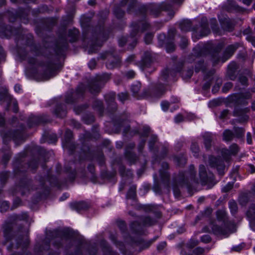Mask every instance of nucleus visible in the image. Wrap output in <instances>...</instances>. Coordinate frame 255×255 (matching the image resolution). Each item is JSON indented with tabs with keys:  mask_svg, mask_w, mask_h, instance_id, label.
Masks as SVG:
<instances>
[{
	"mask_svg": "<svg viewBox=\"0 0 255 255\" xmlns=\"http://www.w3.org/2000/svg\"><path fill=\"white\" fill-rule=\"evenodd\" d=\"M211 227L213 233L221 238L228 237L231 233L229 229L226 227H220L216 225H212Z\"/></svg>",
	"mask_w": 255,
	"mask_h": 255,
	"instance_id": "obj_1",
	"label": "nucleus"
},
{
	"mask_svg": "<svg viewBox=\"0 0 255 255\" xmlns=\"http://www.w3.org/2000/svg\"><path fill=\"white\" fill-rule=\"evenodd\" d=\"M238 150L239 148L238 146L236 144H233L231 146L230 150L225 149L224 151V153L228 155H231L236 154L238 152Z\"/></svg>",
	"mask_w": 255,
	"mask_h": 255,
	"instance_id": "obj_2",
	"label": "nucleus"
},
{
	"mask_svg": "<svg viewBox=\"0 0 255 255\" xmlns=\"http://www.w3.org/2000/svg\"><path fill=\"white\" fill-rule=\"evenodd\" d=\"M210 164L213 166H217L218 169H219V166H221V167H222V165L221 164V161H220L218 159L215 158V157H212L210 159Z\"/></svg>",
	"mask_w": 255,
	"mask_h": 255,
	"instance_id": "obj_3",
	"label": "nucleus"
},
{
	"mask_svg": "<svg viewBox=\"0 0 255 255\" xmlns=\"http://www.w3.org/2000/svg\"><path fill=\"white\" fill-rule=\"evenodd\" d=\"M247 216L251 220L255 219V206H252L247 212Z\"/></svg>",
	"mask_w": 255,
	"mask_h": 255,
	"instance_id": "obj_4",
	"label": "nucleus"
},
{
	"mask_svg": "<svg viewBox=\"0 0 255 255\" xmlns=\"http://www.w3.org/2000/svg\"><path fill=\"white\" fill-rule=\"evenodd\" d=\"M233 136V133L229 130H226L223 134V139L226 141L230 140Z\"/></svg>",
	"mask_w": 255,
	"mask_h": 255,
	"instance_id": "obj_5",
	"label": "nucleus"
},
{
	"mask_svg": "<svg viewBox=\"0 0 255 255\" xmlns=\"http://www.w3.org/2000/svg\"><path fill=\"white\" fill-rule=\"evenodd\" d=\"M171 104L167 101H163L161 103V107L163 111H166L168 108L171 106Z\"/></svg>",
	"mask_w": 255,
	"mask_h": 255,
	"instance_id": "obj_6",
	"label": "nucleus"
},
{
	"mask_svg": "<svg viewBox=\"0 0 255 255\" xmlns=\"http://www.w3.org/2000/svg\"><path fill=\"white\" fill-rule=\"evenodd\" d=\"M204 250L201 248H197L195 251L194 253L197 255H203L204 253Z\"/></svg>",
	"mask_w": 255,
	"mask_h": 255,
	"instance_id": "obj_7",
	"label": "nucleus"
},
{
	"mask_svg": "<svg viewBox=\"0 0 255 255\" xmlns=\"http://www.w3.org/2000/svg\"><path fill=\"white\" fill-rule=\"evenodd\" d=\"M232 187H233L232 184L231 183H229L222 188V190L224 192H228V191H230L232 188Z\"/></svg>",
	"mask_w": 255,
	"mask_h": 255,
	"instance_id": "obj_8",
	"label": "nucleus"
},
{
	"mask_svg": "<svg viewBox=\"0 0 255 255\" xmlns=\"http://www.w3.org/2000/svg\"><path fill=\"white\" fill-rule=\"evenodd\" d=\"M232 84L231 83H226L223 88V92H227L229 89H230L232 88Z\"/></svg>",
	"mask_w": 255,
	"mask_h": 255,
	"instance_id": "obj_9",
	"label": "nucleus"
},
{
	"mask_svg": "<svg viewBox=\"0 0 255 255\" xmlns=\"http://www.w3.org/2000/svg\"><path fill=\"white\" fill-rule=\"evenodd\" d=\"M135 190L134 189H131V190L129 191L127 194V197L129 198H134L135 196Z\"/></svg>",
	"mask_w": 255,
	"mask_h": 255,
	"instance_id": "obj_10",
	"label": "nucleus"
},
{
	"mask_svg": "<svg viewBox=\"0 0 255 255\" xmlns=\"http://www.w3.org/2000/svg\"><path fill=\"white\" fill-rule=\"evenodd\" d=\"M152 36L151 34H147L145 37V42L146 43H149L152 40Z\"/></svg>",
	"mask_w": 255,
	"mask_h": 255,
	"instance_id": "obj_11",
	"label": "nucleus"
},
{
	"mask_svg": "<svg viewBox=\"0 0 255 255\" xmlns=\"http://www.w3.org/2000/svg\"><path fill=\"white\" fill-rule=\"evenodd\" d=\"M119 98L121 101H123L128 98V95L126 93H121L119 95Z\"/></svg>",
	"mask_w": 255,
	"mask_h": 255,
	"instance_id": "obj_12",
	"label": "nucleus"
},
{
	"mask_svg": "<svg viewBox=\"0 0 255 255\" xmlns=\"http://www.w3.org/2000/svg\"><path fill=\"white\" fill-rule=\"evenodd\" d=\"M210 237L208 235H205L201 238L202 241L205 243H208L210 241Z\"/></svg>",
	"mask_w": 255,
	"mask_h": 255,
	"instance_id": "obj_13",
	"label": "nucleus"
},
{
	"mask_svg": "<svg viewBox=\"0 0 255 255\" xmlns=\"http://www.w3.org/2000/svg\"><path fill=\"white\" fill-rule=\"evenodd\" d=\"M199 173L201 176H203L205 173V167L204 165H201L199 168Z\"/></svg>",
	"mask_w": 255,
	"mask_h": 255,
	"instance_id": "obj_14",
	"label": "nucleus"
},
{
	"mask_svg": "<svg viewBox=\"0 0 255 255\" xmlns=\"http://www.w3.org/2000/svg\"><path fill=\"white\" fill-rule=\"evenodd\" d=\"M183 120V117L181 115H177L175 117V122L176 123H179Z\"/></svg>",
	"mask_w": 255,
	"mask_h": 255,
	"instance_id": "obj_15",
	"label": "nucleus"
},
{
	"mask_svg": "<svg viewBox=\"0 0 255 255\" xmlns=\"http://www.w3.org/2000/svg\"><path fill=\"white\" fill-rule=\"evenodd\" d=\"M95 65H96V62L94 60H92L90 61V62L89 63V66L90 68H91V69L94 68V67L95 66Z\"/></svg>",
	"mask_w": 255,
	"mask_h": 255,
	"instance_id": "obj_16",
	"label": "nucleus"
},
{
	"mask_svg": "<svg viewBox=\"0 0 255 255\" xmlns=\"http://www.w3.org/2000/svg\"><path fill=\"white\" fill-rule=\"evenodd\" d=\"M2 206H3V209L1 208V211H6L8 208V205L7 202H3L1 205Z\"/></svg>",
	"mask_w": 255,
	"mask_h": 255,
	"instance_id": "obj_17",
	"label": "nucleus"
},
{
	"mask_svg": "<svg viewBox=\"0 0 255 255\" xmlns=\"http://www.w3.org/2000/svg\"><path fill=\"white\" fill-rule=\"evenodd\" d=\"M139 89V86L138 85L133 86L132 87V90L134 93H137Z\"/></svg>",
	"mask_w": 255,
	"mask_h": 255,
	"instance_id": "obj_18",
	"label": "nucleus"
},
{
	"mask_svg": "<svg viewBox=\"0 0 255 255\" xmlns=\"http://www.w3.org/2000/svg\"><path fill=\"white\" fill-rule=\"evenodd\" d=\"M14 90L16 92L19 93L21 90L20 86L19 85H15L14 86Z\"/></svg>",
	"mask_w": 255,
	"mask_h": 255,
	"instance_id": "obj_19",
	"label": "nucleus"
},
{
	"mask_svg": "<svg viewBox=\"0 0 255 255\" xmlns=\"http://www.w3.org/2000/svg\"><path fill=\"white\" fill-rule=\"evenodd\" d=\"M240 80L241 82L243 85H246L247 84V79L246 77H241V78H240Z\"/></svg>",
	"mask_w": 255,
	"mask_h": 255,
	"instance_id": "obj_20",
	"label": "nucleus"
},
{
	"mask_svg": "<svg viewBox=\"0 0 255 255\" xmlns=\"http://www.w3.org/2000/svg\"><path fill=\"white\" fill-rule=\"evenodd\" d=\"M243 1L245 4L249 5L251 3L252 0H243Z\"/></svg>",
	"mask_w": 255,
	"mask_h": 255,
	"instance_id": "obj_21",
	"label": "nucleus"
},
{
	"mask_svg": "<svg viewBox=\"0 0 255 255\" xmlns=\"http://www.w3.org/2000/svg\"><path fill=\"white\" fill-rule=\"evenodd\" d=\"M134 73L133 72V71H129L128 73V76L129 78H132L134 76Z\"/></svg>",
	"mask_w": 255,
	"mask_h": 255,
	"instance_id": "obj_22",
	"label": "nucleus"
},
{
	"mask_svg": "<svg viewBox=\"0 0 255 255\" xmlns=\"http://www.w3.org/2000/svg\"><path fill=\"white\" fill-rule=\"evenodd\" d=\"M247 142L249 144H251L252 143V140L250 137V134L248 133L247 134Z\"/></svg>",
	"mask_w": 255,
	"mask_h": 255,
	"instance_id": "obj_23",
	"label": "nucleus"
},
{
	"mask_svg": "<svg viewBox=\"0 0 255 255\" xmlns=\"http://www.w3.org/2000/svg\"><path fill=\"white\" fill-rule=\"evenodd\" d=\"M230 206H232V208H233V209L236 210V204L234 202H230Z\"/></svg>",
	"mask_w": 255,
	"mask_h": 255,
	"instance_id": "obj_24",
	"label": "nucleus"
},
{
	"mask_svg": "<svg viewBox=\"0 0 255 255\" xmlns=\"http://www.w3.org/2000/svg\"><path fill=\"white\" fill-rule=\"evenodd\" d=\"M88 3H89V4H91V5L94 4L95 3V0H90L88 1Z\"/></svg>",
	"mask_w": 255,
	"mask_h": 255,
	"instance_id": "obj_25",
	"label": "nucleus"
},
{
	"mask_svg": "<svg viewBox=\"0 0 255 255\" xmlns=\"http://www.w3.org/2000/svg\"><path fill=\"white\" fill-rule=\"evenodd\" d=\"M67 198V196L66 194H64L63 196L61 197V200H64V199H66Z\"/></svg>",
	"mask_w": 255,
	"mask_h": 255,
	"instance_id": "obj_26",
	"label": "nucleus"
},
{
	"mask_svg": "<svg viewBox=\"0 0 255 255\" xmlns=\"http://www.w3.org/2000/svg\"><path fill=\"white\" fill-rule=\"evenodd\" d=\"M4 123V120L2 118L0 119V125H2Z\"/></svg>",
	"mask_w": 255,
	"mask_h": 255,
	"instance_id": "obj_27",
	"label": "nucleus"
},
{
	"mask_svg": "<svg viewBox=\"0 0 255 255\" xmlns=\"http://www.w3.org/2000/svg\"><path fill=\"white\" fill-rule=\"evenodd\" d=\"M250 167H251V169L252 172H255V169H254V168L253 167V166L251 165V166H250Z\"/></svg>",
	"mask_w": 255,
	"mask_h": 255,
	"instance_id": "obj_28",
	"label": "nucleus"
},
{
	"mask_svg": "<svg viewBox=\"0 0 255 255\" xmlns=\"http://www.w3.org/2000/svg\"><path fill=\"white\" fill-rule=\"evenodd\" d=\"M174 110H175L178 108V106L177 105L173 106Z\"/></svg>",
	"mask_w": 255,
	"mask_h": 255,
	"instance_id": "obj_29",
	"label": "nucleus"
},
{
	"mask_svg": "<svg viewBox=\"0 0 255 255\" xmlns=\"http://www.w3.org/2000/svg\"><path fill=\"white\" fill-rule=\"evenodd\" d=\"M232 53H233V51L232 52V53L231 54H230V55L228 57V58L227 59L229 58V57L231 56Z\"/></svg>",
	"mask_w": 255,
	"mask_h": 255,
	"instance_id": "obj_30",
	"label": "nucleus"
},
{
	"mask_svg": "<svg viewBox=\"0 0 255 255\" xmlns=\"http://www.w3.org/2000/svg\"><path fill=\"white\" fill-rule=\"evenodd\" d=\"M227 113V111H224L223 113V114H226Z\"/></svg>",
	"mask_w": 255,
	"mask_h": 255,
	"instance_id": "obj_31",
	"label": "nucleus"
},
{
	"mask_svg": "<svg viewBox=\"0 0 255 255\" xmlns=\"http://www.w3.org/2000/svg\"><path fill=\"white\" fill-rule=\"evenodd\" d=\"M178 100L177 99H176L175 102H178Z\"/></svg>",
	"mask_w": 255,
	"mask_h": 255,
	"instance_id": "obj_32",
	"label": "nucleus"
},
{
	"mask_svg": "<svg viewBox=\"0 0 255 255\" xmlns=\"http://www.w3.org/2000/svg\"><path fill=\"white\" fill-rule=\"evenodd\" d=\"M254 8L255 9V4L254 5Z\"/></svg>",
	"mask_w": 255,
	"mask_h": 255,
	"instance_id": "obj_33",
	"label": "nucleus"
},
{
	"mask_svg": "<svg viewBox=\"0 0 255 255\" xmlns=\"http://www.w3.org/2000/svg\"><path fill=\"white\" fill-rule=\"evenodd\" d=\"M254 252L255 253V247L254 248Z\"/></svg>",
	"mask_w": 255,
	"mask_h": 255,
	"instance_id": "obj_34",
	"label": "nucleus"
}]
</instances>
